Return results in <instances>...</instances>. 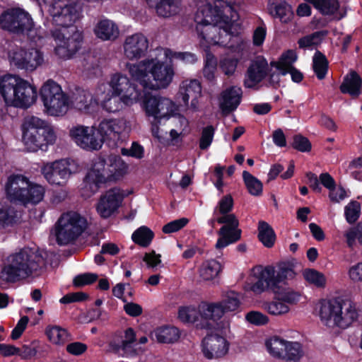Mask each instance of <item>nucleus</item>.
<instances>
[{
	"label": "nucleus",
	"instance_id": "nucleus-1",
	"mask_svg": "<svg viewBox=\"0 0 362 362\" xmlns=\"http://www.w3.org/2000/svg\"><path fill=\"white\" fill-rule=\"evenodd\" d=\"M238 11L230 6L198 1L194 21L201 43L226 46L237 31Z\"/></svg>",
	"mask_w": 362,
	"mask_h": 362
},
{
	"label": "nucleus",
	"instance_id": "nucleus-2",
	"mask_svg": "<svg viewBox=\"0 0 362 362\" xmlns=\"http://www.w3.org/2000/svg\"><path fill=\"white\" fill-rule=\"evenodd\" d=\"M132 78L144 88L160 90L172 83L175 72L172 65L158 57L146 58L135 64H128Z\"/></svg>",
	"mask_w": 362,
	"mask_h": 362
},
{
	"label": "nucleus",
	"instance_id": "nucleus-3",
	"mask_svg": "<svg viewBox=\"0 0 362 362\" xmlns=\"http://www.w3.org/2000/svg\"><path fill=\"white\" fill-rule=\"evenodd\" d=\"M44 266V258L37 250L23 247L6 257L1 277L7 282H17L38 275Z\"/></svg>",
	"mask_w": 362,
	"mask_h": 362
},
{
	"label": "nucleus",
	"instance_id": "nucleus-4",
	"mask_svg": "<svg viewBox=\"0 0 362 362\" xmlns=\"http://www.w3.org/2000/svg\"><path fill=\"white\" fill-rule=\"evenodd\" d=\"M0 93L7 106L26 109L37 100V88L17 75L7 74L0 78Z\"/></svg>",
	"mask_w": 362,
	"mask_h": 362
},
{
	"label": "nucleus",
	"instance_id": "nucleus-5",
	"mask_svg": "<svg viewBox=\"0 0 362 362\" xmlns=\"http://www.w3.org/2000/svg\"><path fill=\"white\" fill-rule=\"evenodd\" d=\"M110 162L108 169H106L104 159L98 158L94 160L83 181V196H92L98 192L100 184L117 180L127 173L128 165L120 157L115 156Z\"/></svg>",
	"mask_w": 362,
	"mask_h": 362
},
{
	"label": "nucleus",
	"instance_id": "nucleus-6",
	"mask_svg": "<svg viewBox=\"0 0 362 362\" xmlns=\"http://www.w3.org/2000/svg\"><path fill=\"white\" fill-rule=\"evenodd\" d=\"M22 141L30 152L46 151L53 145L57 135L49 123L36 116H27L21 125Z\"/></svg>",
	"mask_w": 362,
	"mask_h": 362
},
{
	"label": "nucleus",
	"instance_id": "nucleus-7",
	"mask_svg": "<svg viewBox=\"0 0 362 362\" xmlns=\"http://www.w3.org/2000/svg\"><path fill=\"white\" fill-rule=\"evenodd\" d=\"M8 199L13 202H19L23 205L37 204L44 198V186L30 182L21 175H11L6 185Z\"/></svg>",
	"mask_w": 362,
	"mask_h": 362
},
{
	"label": "nucleus",
	"instance_id": "nucleus-8",
	"mask_svg": "<svg viewBox=\"0 0 362 362\" xmlns=\"http://www.w3.org/2000/svg\"><path fill=\"white\" fill-rule=\"evenodd\" d=\"M233 206V199L230 195L224 196L218 203L214 214H221L217 218V222L224 224L218 231L220 238L218 239L216 247L222 249L240 238L241 231L238 228L239 222L236 216L229 214Z\"/></svg>",
	"mask_w": 362,
	"mask_h": 362
},
{
	"label": "nucleus",
	"instance_id": "nucleus-9",
	"mask_svg": "<svg viewBox=\"0 0 362 362\" xmlns=\"http://www.w3.org/2000/svg\"><path fill=\"white\" fill-rule=\"evenodd\" d=\"M40 95L48 115L64 116L71 107V98L54 81H46L40 88Z\"/></svg>",
	"mask_w": 362,
	"mask_h": 362
},
{
	"label": "nucleus",
	"instance_id": "nucleus-10",
	"mask_svg": "<svg viewBox=\"0 0 362 362\" xmlns=\"http://www.w3.org/2000/svg\"><path fill=\"white\" fill-rule=\"evenodd\" d=\"M0 26L11 32L25 33L35 42L43 37L41 31L34 27L30 15L20 8L11 9L1 14Z\"/></svg>",
	"mask_w": 362,
	"mask_h": 362
},
{
	"label": "nucleus",
	"instance_id": "nucleus-11",
	"mask_svg": "<svg viewBox=\"0 0 362 362\" xmlns=\"http://www.w3.org/2000/svg\"><path fill=\"white\" fill-rule=\"evenodd\" d=\"M87 221L77 212L63 214L54 226V234L59 245H64L75 240L86 228Z\"/></svg>",
	"mask_w": 362,
	"mask_h": 362
},
{
	"label": "nucleus",
	"instance_id": "nucleus-12",
	"mask_svg": "<svg viewBox=\"0 0 362 362\" xmlns=\"http://www.w3.org/2000/svg\"><path fill=\"white\" fill-rule=\"evenodd\" d=\"M139 101L147 119L156 122L168 119L177 110L176 104L172 100L158 94L146 93L142 96L140 95Z\"/></svg>",
	"mask_w": 362,
	"mask_h": 362
},
{
	"label": "nucleus",
	"instance_id": "nucleus-13",
	"mask_svg": "<svg viewBox=\"0 0 362 362\" xmlns=\"http://www.w3.org/2000/svg\"><path fill=\"white\" fill-rule=\"evenodd\" d=\"M79 170L76 160L72 158H61L43 163L40 171L47 182L52 185L64 186L72 175Z\"/></svg>",
	"mask_w": 362,
	"mask_h": 362
},
{
	"label": "nucleus",
	"instance_id": "nucleus-14",
	"mask_svg": "<svg viewBox=\"0 0 362 362\" xmlns=\"http://www.w3.org/2000/svg\"><path fill=\"white\" fill-rule=\"evenodd\" d=\"M269 354L274 358L286 361L298 362L304 356L303 346L298 341L272 337L265 341Z\"/></svg>",
	"mask_w": 362,
	"mask_h": 362
},
{
	"label": "nucleus",
	"instance_id": "nucleus-15",
	"mask_svg": "<svg viewBox=\"0 0 362 362\" xmlns=\"http://www.w3.org/2000/svg\"><path fill=\"white\" fill-rule=\"evenodd\" d=\"M56 47L54 52L59 58L70 59L80 48L83 37L75 27L70 30L66 28L56 30L52 33Z\"/></svg>",
	"mask_w": 362,
	"mask_h": 362
},
{
	"label": "nucleus",
	"instance_id": "nucleus-16",
	"mask_svg": "<svg viewBox=\"0 0 362 362\" xmlns=\"http://www.w3.org/2000/svg\"><path fill=\"white\" fill-rule=\"evenodd\" d=\"M130 129L129 122L124 117L104 119L98 126V133L103 144L106 141L113 146L122 142Z\"/></svg>",
	"mask_w": 362,
	"mask_h": 362
},
{
	"label": "nucleus",
	"instance_id": "nucleus-17",
	"mask_svg": "<svg viewBox=\"0 0 362 362\" xmlns=\"http://www.w3.org/2000/svg\"><path fill=\"white\" fill-rule=\"evenodd\" d=\"M48 12L53 23L70 30L74 22L79 18L76 5L69 0H53L48 6Z\"/></svg>",
	"mask_w": 362,
	"mask_h": 362
},
{
	"label": "nucleus",
	"instance_id": "nucleus-18",
	"mask_svg": "<svg viewBox=\"0 0 362 362\" xmlns=\"http://www.w3.org/2000/svg\"><path fill=\"white\" fill-rule=\"evenodd\" d=\"M252 276L257 281L255 283L247 282L244 286L245 291L260 294L271 290L274 293H279L274 276V267L257 265L252 269Z\"/></svg>",
	"mask_w": 362,
	"mask_h": 362
},
{
	"label": "nucleus",
	"instance_id": "nucleus-19",
	"mask_svg": "<svg viewBox=\"0 0 362 362\" xmlns=\"http://www.w3.org/2000/svg\"><path fill=\"white\" fill-rule=\"evenodd\" d=\"M69 136L78 147L86 151H98L103 146L98 127L95 126L75 125L70 129Z\"/></svg>",
	"mask_w": 362,
	"mask_h": 362
},
{
	"label": "nucleus",
	"instance_id": "nucleus-20",
	"mask_svg": "<svg viewBox=\"0 0 362 362\" xmlns=\"http://www.w3.org/2000/svg\"><path fill=\"white\" fill-rule=\"evenodd\" d=\"M107 84L115 95L122 97L126 106H131L139 101L140 92L125 75L117 73L111 76Z\"/></svg>",
	"mask_w": 362,
	"mask_h": 362
},
{
	"label": "nucleus",
	"instance_id": "nucleus-21",
	"mask_svg": "<svg viewBox=\"0 0 362 362\" xmlns=\"http://www.w3.org/2000/svg\"><path fill=\"white\" fill-rule=\"evenodd\" d=\"M125 194L119 188H112L103 194L95 206L96 211L103 218H110L121 206Z\"/></svg>",
	"mask_w": 362,
	"mask_h": 362
},
{
	"label": "nucleus",
	"instance_id": "nucleus-22",
	"mask_svg": "<svg viewBox=\"0 0 362 362\" xmlns=\"http://www.w3.org/2000/svg\"><path fill=\"white\" fill-rule=\"evenodd\" d=\"M230 342L223 336L211 334L206 336L202 342V352L209 360L218 359L228 353Z\"/></svg>",
	"mask_w": 362,
	"mask_h": 362
},
{
	"label": "nucleus",
	"instance_id": "nucleus-23",
	"mask_svg": "<svg viewBox=\"0 0 362 362\" xmlns=\"http://www.w3.org/2000/svg\"><path fill=\"white\" fill-rule=\"evenodd\" d=\"M123 53L129 60H138L144 57L148 49V40L141 33L127 35L123 42Z\"/></svg>",
	"mask_w": 362,
	"mask_h": 362
},
{
	"label": "nucleus",
	"instance_id": "nucleus-24",
	"mask_svg": "<svg viewBox=\"0 0 362 362\" xmlns=\"http://www.w3.org/2000/svg\"><path fill=\"white\" fill-rule=\"evenodd\" d=\"M135 339L136 335L132 328L117 332L109 343V351L122 356H132L135 354L132 348Z\"/></svg>",
	"mask_w": 362,
	"mask_h": 362
},
{
	"label": "nucleus",
	"instance_id": "nucleus-25",
	"mask_svg": "<svg viewBox=\"0 0 362 362\" xmlns=\"http://www.w3.org/2000/svg\"><path fill=\"white\" fill-rule=\"evenodd\" d=\"M178 95L185 105H188L193 111L199 108V99L202 97V85L197 79H186L179 86Z\"/></svg>",
	"mask_w": 362,
	"mask_h": 362
},
{
	"label": "nucleus",
	"instance_id": "nucleus-26",
	"mask_svg": "<svg viewBox=\"0 0 362 362\" xmlns=\"http://www.w3.org/2000/svg\"><path fill=\"white\" fill-rule=\"evenodd\" d=\"M269 65L267 61L262 57H257L252 60L246 72L244 85L246 88H255L267 76Z\"/></svg>",
	"mask_w": 362,
	"mask_h": 362
},
{
	"label": "nucleus",
	"instance_id": "nucleus-27",
	"mask_svg": "<svg viewBox=\"0 0 362 362\" xmlns=\"http://www.w3.org/2000/svg\"><path fill=\"white\" fill-rule=\"evenodd\" d=\"M95 95L99 98V105L107 112H119L125 105L122 97L115 95L105 83L95 88Z\"/></svg>",
	"mask_w": 362,
	"mask_h": 362
},
{
	"label": "nucleus",
	"instance_id": "nucleus-28",
	"mask_svg": "<svg viewBox=\"0 0 362 362\" xmlns=\"http://www.w3.org/2000/svg\"><path fill=\"white\" fill-rule=\"evenodd\" d=\"M358 317L356 304L349 299L341 298L334 323V329H345L349 327Z\"/></svg>",
	"mask_w": 362,
	"mask_h": 362
},
{
	"label": "nucleus",
	"instance_id": "nucleus-29",
	"mask_svg": "<svg viewBox=\"0 0 362 362\" xmlns=\"http://www.w3.org/2000/svg\"><path fill=\"white\" fill-rule=\"evenodd\" d=\"M71 106L83 113L96 112L99 107V98L96 97L95 89L93 93L86 90H77L71 99Z\"/></svg>",
	"mask_w": 362,
	"mask_h": 362
},
{
	"label": "nucleus",
	"instance_id": "nucleus-30",
	"mask_svg": "<svg viewBox=\"0 0 362 362\" xmlns=\"http://www.w3.org/2000/svg\"><path fill=\"white\" fill-rule=\"evenodd\" d=\"M341 298L324 299L319 302L316 310L323 325L334 329V323Z\"/></svg>",
	"mask_w": 362,
	"mask_h": 362
},
{
	"label": "nucleus",
	"instance_id": "nucleus-31",
	"mask_svg": "<svg viewBox=\"0 0 362 362\" xmlns=\"http://www.w3.org/2000/svg\"><path fill=\"white\" fill-rule=\"evenodd\" d=\"M242 89L239 86H231L221 93L219 106L223 113L228 114L236 110L242 98Z\"/></svg>",
	"mask_w": 362,
	"mask_h": 362
},
{
	"label": "nucleus",
	"instance_id": "nucleus-32",
	"mask_svg": "<svg viewBox=\"0 0 362 362\" xmlns=\"http://www.w3.org/2000/svg\"><path fill=\"white\" fill-rule=\"evenodd\" d=\"M149 7L154 8L157 15L170 18L182 11L181 0H146Z\"/></svg>",
	"mask_w": 362,
	"mask_h": 362
},
{
	"label": "nucleus",
	"instance_id": "nucleus-33",
	"mask_svg": "<svg viewBox=\"0 0 362 362\" xmlns=\"http://www.w3.org/2000/svg\"><path fill=\"white\" fill-rule=\"evenodd\" d=\"M298 295L294 292H286L277 300L265 303L264 309L272 315H283L290 310L289 306L286 303H293L298 300Z\"/></svg>",
	"mask_w": 362,
	"mask_h": 362
},
{
	"label": "nucleus",
	"instance_id": "nucleus-34",
	"mask_svg": "<svg viewBox=\"0 0 362 362\" xmlns=\"http://www.w3.org/2000/svg\"><path fill=\"white\" fill-rule=\"evenodd\" d=\"M93 31L96 37L103 41L113 40L119 34L118 26L112 21L106 18L100 20Z\"/></svg>",
	"mask_w": 362,
	"mask_h": 362
},
{
	"label": "nucleus",
	"instance_id": "nucleus-35",
	"mask_svg": "<svg viewBox=\"0 0 362 362\" xmlns=\"http://www.w3.org/2000/svg\"><path fill=\"white\" fill-rule=\"evenodd\" d=\"M362 79L354 71L347 74L339 88L342 93L349 94L352 98H357L361 93Z\"/></svg>",
	"mask_w": 362,
	"mask_h": 362
},
{
	"label": "nucleus",
	"instance_id": "nucleus-36",
	"mask_svg": "<svg viewBox=\"0 0 362 362\" xmlns=\"http://www.w3.org/2000/svg\"><path fill=\"white\" fill-rule=\"evenodd\" d=\"M269 9L273 16L284 23L291 21L294 16L291 6L285 0H270Z\"/></svg>",
	"mask_w": 362,
	"mask_h": 362
},
{
	"label": "nucleus",
	"instance_id": "nucleus-37",
	"mask_svg": "<svg viewBox=\"0 0 362 362\" xmlns=\"http://www.w3.org/2000/svg\"><path fill=\"white\" fill-rule=\"evenodd\" d=\"M296 274L294 267L290 262H283L278 264L276 269L274 267V276L278 291L279 292L281 288L286 285L288 281L293 279Z\"/></svg>",
	"mask_w": 362,
	"mask_h": 362
},
{
	"label": "nucleus",
	"instance_id": "nucleus-38",
	"mask_svg": "<svg viewBox=\"0 0 362 362\" xmlns=\"http://www.w3.org/2000/svg\"><path fill=\"white\" fill-rule=\"evenodd\" d=\"M179 330L173 326H163L155 329L151 332V338L159 343H174L180 338Z\"/></svg>",
	"mask_w": 362,
	"mask_h": 362
},
{
	"label": "nucleus",
	"instance_id": "nucleus-39",
	"mask_svg": "<svg viewBox=\"0 0 362 362\" xmlns=\"http://www.w3.org/2000/svg\"><path fill=\"white\" fill-rule=\"evenodd\" d=\"M222 270L221 264L215 259H208L203 262L199 268V276L202 281H211L214 280Z\"/></svg>",
	"mask_w": 362,
	"mask_h": 362
},
{
	"label": "nucleus",
	"instance_id": "nucleus-40",
	"mask_svg": "<svg viewBox=\"0 0 362 362\" xmlns=\"http://www.w3.org/2000/svg\"><path fill=\"white\" fill-rule=\"evenodd\" d=\"M20 218V214L12 207L0 208V230H6L16 224Z\"/></svg>",
	"mask_w": 362,
	"mask_h": 362
},
{
	"label": "nucleus",
	"instance_id": "nucleus-41",
	"mask_svg": "<svg viewBox=\"0 0 362 362\" xmlns=\"http://www.w3.org/2000/svg\"><path fill=\"white\" fill-rule=\"evenodd\" d=\"M298 55L296 52L293 49H288L284 52L280 57L279 62L271 63L272 67H276L281 75H286V71L293 66V63L297 60Z\"/></svg>",
	"mask_w": 362,
	"mask_h": 362
},
{
	"label": "nucleus",
	"instance_id": "nucleus-42",
	"mask_svg": "<svg viewBox=\"0 0 362 362\" xmlns=\"http://www.w3.org/2000/svg\"><path fill=\"white\" fill-rule=\"evenodd\" d=\"M43 54L37 48L26 49L23 69L34 71L43 62Z\"/></svg>",
	"mask_w": 362,
	"mask_h": 362
},
{
	"label": "nucleus",
	"instance_id": "nucleus-43",
	"mask_svg": "<svg viewBox=\"0 0 362 362\" xmlns=\"http://www.w3.org/2000/svg\"><path fill=\"white\" fill-rule=\"evenodd\" d=\"M200 314L205 319L218 321L226 313L218 301L203 305Z\"/></svg>",
	"mask_w": 362,
	"mask_h": 362
},
{
	"label": "nucleus",
	"instance_id": "nucleus-44",
	"mask_svg": "<svg viewBox=\"0 0 362 362\" xmlns=\"http://www.w3.org/2000/svg\"><path fill=\"white\" fill-rule=\"evenodd\" d=\"M45 334L49 341L55 345H63L69 340L67 331L59 326H47Z\"/></svg>",
	"mask_w": 362,
	"mask_h": 362
},
{
	"label": "nucleus",
	"instance_id": "nucleus-45",
	"mask_svg": "<svg viewBox=\"0 0 362 362\" xmlns=\"http://www.w3.org/2000/svg\"><path fill=\"white\" fill-rule=\"evenodd\" d=\"M159 55H163L166 59L170 62L175 59L182 62L185 64H194L197 62L195 54L190 52H175L168 48H160L157 50Z\"/></svg>",
	"mask_w": 362,
	"mask_h": 362
},
{
	"label": "nucleus",
	"instance_id": "nucleus-46",
	"mask_svg": "<svg viewBox=\"0 0 362 362\" xmlns=\"http://www.w3.org/2000/svg\"><path fill=\"white\" fill-rule=\"evenodd\" d=\"M153 232L146 226H141L132 235V241L141 247H148L153 239Z\"/></svg>",
	"mask_w": 362,
	"mask_h": 362
},
{
	"label": "nucleus",
	"instance_id": "nucleus-47",
	"mask_svg": "<svg viewBox=\"0 0 362 362\" xmlns=\"http://www.w3.org/2000/svg\"><path fill=\"white\" fill-rule=\"evenodd\" d=\"M258 238L267 247H272L276 240V235L272 228L265 221H259L258 226Z\"/></svg>",
	"mask_w": 362,
	"mask_h": 362
},
{
	"label": "nucleus",
	"instance_id": "nucleus-48",
	"mask_svg": "<svg viewBox=\"0 0 362 362\" xmlns=\"http://www.w3.org/2000/svg\"><path fill=\"white\" fill-rule=\"evenodd\" d=\"M226 313L237 311L240 306V295L233 291L227 292L219 301Z\"/></svg>",
	"mask_w": 362,
	"mask_h": 362
},
{
	"label": "nucleus",
	"instance_id": "nucleus-49",
	"mask_svg": "<svg viewBox=\"0 0 362 362\" xmlns=\"http://www.w3.org/2000/svg\"><path fill=\"white\" fill-rule=\"evenodd\" d=\"M327 33L326 30L317 31L301 37L298 41V46L302 49H313V47L321 42Z\"/></svg>",
	"mask_w": 362,
	"mask_h": 362
},
{
	"label": "nucleus",
	"instance_id": "nucleus-50",
	"mask_svg": "<svg viewBox=\"0 0 362 362\" xmlns=\"http://www.w3.org/2000/svg\"><path fill=\"white\" fill-rule=\"evenodd\" d=\"M239 60L238 58L230 56H222L218 62L220 70L227 76H231L235 73Z\"/></svg>",
	"mask_w": 362,
	"mask_h": 362
},
{
	"label": "nucleus",
	"instance_id": "nucleus-51",
	"mask_svg": "<svg viewBox=\"0 0 362 362\" xmlns=\"http://www.w3.org/2000/svg\"><path fill=\"white\" fill-rule=\"evenodd\" d=\"M313 67L317 77L322 80L327 72L328 62L322 53L316 52L313 59Z\"/></svg>",
	"mask_w": 362,
	"mask_h": 362
},
{
	"label": "nucleus",
	"instance_id": "nucleus-52",
	"mask_svg": "<svg viewBox=\"0 0 362 362\" xmlns=\"http://www.w3.org/2000/svg\"><path fill=\"white\" fill-rule=\"evenodd\" d=\"M243 178L249 193L253 196H259L262 193V183L247 171H243Z\"/></svg>",
	"mask_w": 362,
	"mask_h": 362
},
{
	"label": "nucleus",
	"instance_id": "nucleus-53",
	"mask_svg": "<svg viewBox=\"0 0 362 362\" xmlns=\"http://www.w3.org/2000/svg\"><path fill=\"white\" fill-rule=\"evenodd\" d=\"M303 276L308 283L317 287H322L326 284V278L324 274L313 269L303 270Z\"/></svg>",
	"mask_w": 362,
	"mask_h": 362
},
{
	"label": "nucleus",
	"instance_id": "nucleus-54",
	"mask_svg": "<svg viewBox=\"0 0 362 362\" xmlns=\"http://www.w3.org/2000/svg\"><path fill=\"white\" fill-rule=\"evenodd\" d=\"M199 311L194 306H184L179 308L178 318L185 323H192L198 319Z\"/></svg>",
	"mask_w": 362,
	"mask_h": 362
},
{
	"label": "nucleus",
	"instance_id": "nucleus-55",
	"mask_svg": "<svg viewBox=\"0 0 362 362\" xmlns=\"http://www.w3.org/2000/svg\"><path fill=\"white\" fill-rule=\"evenodd\" d=\"M344 235L349 247L353 248L356 245V241L362 245V223L348 230Z\"/></svg>",
	"mask_w": 362,
	"mask_h": 362
},
{
	"label": "nucleus",
	"instance_id": "nucleus-56",
	"mask_svg": "<svg viewBox=\"0 0 362 362\" xmlns=\"http://www.w3.org/2000/svg\"><path fill=\"white\" fill-rule=\"evenodd\" d=\"M26 49L16 47L9 51L10 63L18 68L23 69Z\"/></svg>",
	"mask_w": 362,
	"mask_h": 362
},
{
	"label": "nucleus",
	"instance_id": "nucleus-57",
	"mask_svg": "<svg viewBox=\"0 0 362 362\" xmlns=\"http://www.w3.org/2000/svg\"><path fill=\"white\" fill-rule=\"evenodd\" d=\"M216 66L217 62L214 56L210 54H207L205 66L203 69V74L206 80L212 81L215 79Z\"/></svg>",
	"mask_w": 362,
	"mask_h": 362
},
{
	"label": "nucleus",
	"instance_id": "nucleus-58",
	"mask_svg": "<svg viewBox=\"0 0 362 362\" xmlns=\"http://www.w3.org/2000/svg\"><path fill=\"white\" fill-rule=\"evenodd\" d=\"M361 213V204L356 201H352L345 207V216L346 221L350 223H354L358 218Z\"/></svg>",
	"mask_w": 362,
	"mask_h": 362
},
{
	"label": "nucleus",
	"instance_id": "nucleus-59",
	"mask_svg": "<svg viewBox=\"0 0 362 362\" xmlns=\"http://www.w3.org/2000/svg\"><path fill=\"white\" fill-rule=\"evenodd\" d=\"M215 129L209 125L203 128L199 139V148L202 150L207 149L212 143L214 136Z\"/></svg>",
	"mask_w": 362,
	"mask_h": 362
},
{
	"label": "nucleus",
	"instance_id": "nucleus-60",
	"mask_svg": "<svg viewBox=\"0 0 362 362\" xmlns=\"http://www.w3.org/2000/svg\"><path fill=\"white\" fill-rule=\"evenodd\" d=\"M38 344V341H34L30 345H24L21 348H18L16 355L23 359H30L37 354Z\"/></svg>",
	"mask_w": 362,
	"mask_h": 362
},
{
	"label": "nucleus",
	"instance_id": "nucleus-61",
	"mask_svg": "<svg viewBox=\"0 0 362 362\" xmlns=\"http://www.w3.org/2000/svg\"><path fill=\"white\" fill-rule=\"evenodd\" d=\"M189 223V219L187 218H181L172 221L163 227V232L164 233H172L177 232L183 228Z\"/></svg>",
	"mask_w": 362,
	"mask_h": 362
},
{
	"label": "nucleus",
	"instance_id": "nucleus-62",
	"mask_svg": "<svg viewBox=\"0 0 362 362\" xmlns=\"http://www.w3.org/2000/svg\"><path fill=\"white\" fill-rule=\"evenodd\" d=\"M246 320L255 325H264L268 323L269 317L258 311H251L246 315Z\"/></svg>",
	"mask_w": 362,
	"mask_h": 362
},
{
	"label": "nucleus",
	"instance_id": "nucleus-63",
	"mask_svg": "<svg viewBox=\"0 0 362 362\" xmlns=\"http://www.w3.org/2000/svg\"><path fill=\"white\" fill-rule=\"evenodd\" d=\"M143 260L148 268L156 269L161 264V255L153 250L146 252L144 256Z\"/></svg>",
	"mask_w": 362,
	"mask_h": 362
},
{
	"label": "nucleus",
	"instance_id": "nucleus-64",
	"mask_svg": "<svg viewBox=\"0 0 362 362\" xmlns=\"http://www.w3.org/2000/svg\"><path fill=\"white\" fill-rule=\"evenodd\" d=\"M350 279L354 282H362V262L351 266L348 272Z\"/></svg>",
	"mask_w": 362,
	"mask_h": 362
}]
</instances>
